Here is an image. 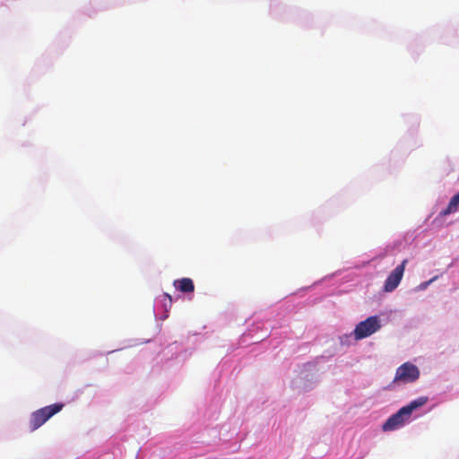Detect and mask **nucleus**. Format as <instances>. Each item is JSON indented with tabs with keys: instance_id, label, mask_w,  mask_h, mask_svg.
<instances>
[{
	"instance_id": "nucleus-1",
	"label": "nucleus",
	"mask_w": 459,
	"mask_h": 459,
	"mask_svg": "<svg viewBox=\"0 0 459 459\" xmlns=\"http://www.w3.org/2000/svg\"><path fill=\"white\" fill-rule=\"evenodd\" d=\"M427 402L428 397L421 396L411 401L406 406L402 407L396 413L389 417L387 420L383 424V430L392 431L401 428L405 423V421L410 419L412 411L425 405Z\"/></svg>"
},
{
	"instance_id": "nucleus-2",
	"label": "nucleus",
	"mask_w": 459,
	"mask_h": 459,
	"mask_svg": "<svg viewBox=\"0 0 459 459\" xmlns=\"http://www.w3.org/2000/svg\"><path fill=\"white\" fill-rule=\"evenodd\" d=\"M64 408L61 403L45 406L34 411L30 420V430L34 431L41 427L52 416L59 412Z\"/></svg>"
},
{
	"instance_id": "nucleus-3",
	"label": "nucleus",
	"mask_w": 459,
	"mask_h": 459,
	"mask_svg": "<svg viewBox=\"0 0 459 459\" xmlns=\"http://www.w3.org/2000/svg\"><path fill=\"white\" fill-rule=\"evenodd\" d=\"M381 327L378 316H372L366 320L359 322L354 329V337L356 340H361L370 336Z\"/></svg>"
},
{
	"instance_id": "nucleus-4",
	"label": "nucleus",
	"mask_w": 459,
	"mask_h": 459,
	"mask_svg": "<svg viewBox=\"0 0 459 459\" xmlns=\"http://www.w3.org/2000/svg\"><path fill=\"white\" fill-rule=\"evenodd\" d=\"M420 377L419 368L409 362L403 363L397 369L394 377V381H401L403 383H411L417 380Z\"/></svg>"
},
{
	"instance_id": "nucleus-5",
	"label": "nucleus",
	"mask_w": 459,
	"mask_h": 459,
	"mask_svg": "<svg viewBox=\"0 0 459 459\" xmlns=\"http://www.w3.org/2000/svg\"><path fill=\"white\" fill-rule=\"evenodd\" d=\"M407 263H408V260L404 259L401 263V264L397 265L391 272V273L388 275V277L386 278V280L385 281V285H384L385 291L392 292L398 287V285L400 284V282L403 279Z\"/></svg>"
},
{
	"instance_id": "nucleus-6",
	"label": "nucleus",
	"mask_w": 459,
	"mask_h": 459,
	"mask_svg": "<svg viewBox=\"0 0 459 459\" xmlns=\"http://www.w3.org/2000/svg\"><path fill=\"white\" fill-rule=\"evenodd\" d=\"M176 290L183 293H192L195 290V284L190 278H182L173 282Z\"/></svg>"
},
{
	"instance_id": "nucleus-7",
	"label": "nucleus",
	"mask_w": 459,
	"mask_h": 459,
	"mask_svg": "<svg viewBox=\"0 0 459 459\" xmlns=\"http://www.w3.org/2000/svg\"><path fill=\"white\" fill-rule=\"evenodd\" d=\"M458 206H459V194L457 193L455 195H454L451 198L447 207L444 211L441 212V214L446 216L452 212H455L457 210Z\"/></svg>"
},
{
	"instance_id": "nucleus-8",
	"label": "nucleus",
	"mask_w": 459,
	"mask_h": 459,
	"mask_svg": "<svg viewBox=\"0 0 459 459\" xmlns=\"http://www.w3.org/2000/svg\"><path fill=\"white\" fill-rule=\"evenodd\" d=\"M164 297L167 298L169 299V302L171 304L172 303V298L169 294L168 293H165L164 294Z\"/></svg>"
},
{
	"instance_id": "nucleus-9",
	"label": "nucleus",
	"mask_w": 459,
	"mask_h": 459,
	"mask_svg": "<svg viewBox=\"0 0 459 459\" xmlns=\"http://www.w3.org/2000/svg\"><path fill=\"white\" fill-rule=\"evenodd\" d=\"M458 194H459V191H458Z\"/></svg>"
}]
</instances>
